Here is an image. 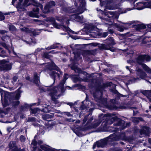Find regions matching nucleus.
Masks as SVG:
<instances>
[{
    "label": "nucleus",
    "instance_id": "19",
    "mask_svg": "<svg viewBox=\"0 0 151 151\" xmlns=\"http://www.w3.org/2000/svg\"><path fill=\"white\" fill-rule=\"evenodd\" d=\"M64 78L63 80L60 82L59 85L58 87H56L58 88L59 89L62 90V91H65V89L64 86V85L65 82L66 80L68 79V75L65 74L63 76Z\"/></svg>",
    "mask_w": 151,
    "mask_h": 151
},
{
    "label": "nucleus",
    "instance_id": "26",
    "mask_svg": "<svg viewBox=\"0 0 151 151\" xmlns=\"http://www.w3.org/2000/svg\"><path fill=\"white\" fill-rule=\"evenodd\" d=\"M93 120V117L91 114H89L85 116L84 118L83 119V122L84 123H85L86 121H88L87 123L88 124L90 123Z\"/></svg>",
    "mask_w": 151,
    "mask_h": 151
},
{
    "label": "nucleus",
    "instance_id": "22",
    "mask_svg": "<svg viewBox=\"0 0 151 151\" xmlns=\"http://www.w3.org/2000/svg\"><path fill=\"white\" fill-rule=\"evenodd\" d=\"M115 119L114 125L116 126H123L124 124V121L121 119H120L116 116H114Z\"/></svg>",
    "mask_w": 151,
    "mask_h": 151
},
{
    "label": "nucleus",
    "instance_id": "3",
    "mask_svg": "<svg viewBox=\"0 0 151 151\" xmlns=\"http://www.w3.org/2000/svg\"><path fill=\"white\" fill-rule=\"evenodd\" d=\"M46 65L47 66V69L50 70H55L58 71V73H57L54 71H52L49 73L50 76L54 79L53 83H54L55 81L56 77H58L59 78H60L62 76L63 73L60 71L59 68L53 62H51L50 63H46Z\"/></svg>",
    "mask_w": 151,
    "mask_h": 151
},
{
    "label": "nucleus",
    "instance_id": "15",
    "mask_svg": "<svg viewBox=\"0 0 151 151\" xmlns=\"http://www.w3.org/2000/svg\"><path fill=\"white\" fill-rule=\"evenodd\" d=\"M114 114H108L106 115H104L103 117L106 116V122L105 123L106 125H110L112 124L114 122H115V119Z\"/></svg>",
    "mask_w": 151,
    "mask_h": 151
},
{
    "label": "nucleus",
    "instance_id": "11",
    "mask_svg": "<svg viewBox=\"0 0 151 151\" xmlns=\"http://www.w3.org/2000/svg\"><path fill=\"white\" fill-rule=\"evenodd\" d=\"M105 43L107 45L102 44L101 45V47L102 49L106 50H110L113 51L110 46L113 45L115 44L114 40L111 37H110L105 40Z\"/></svg>",
    "mask_w": 151,
    "mask_h": 151
},
{
    "label": "nucleus",
    "instance_id": "61",
    "mask_svg": "<svg viewBox=\"0 0 151 151\" xmlns=\"http://www.w3.org/2000/svg\"><path fill=\"white\" fill-rule=\"evenodd\" d=\"M12 151H20L17 147H15L14 149H13Z\"/></svg>",
    "mask_w": 151,
    "mask_h": 151
},
{
    "label": "nucleus",
    "instance_id": "64",
    "mask_svg": "<svg viewBox=\"0 0 151 151\" xmlns=\"http://www.w3.org/2000/svg\"><path fill=\"white\" fill-rule=\"evenodd\" d=\"M41 50V49H40V48H38L35 50V53H36L38 52H40V51Z\"/></svg>",
    "mask_w": 151,
    "mask_h": 151
},
{
    "label": "nucleus",
    "instance_id": "36",
    "mask_svg": "<svg viewBox=\"0 0 151 151\" xmlns=\"http://www.w3.org/2000/svg\"><path fill=\"white\" fill-rule=\"evenodd\" d=\"M70 67L71 69L74 70L76 73H80L81 71L80 69L75 66L72 65L70 66Z\"/></svg>",
    "mask_w": 151,
    "mask_h": 151
},
{
    "label": "nucleus",
    "instance_id": "34",
    "mask_svg": "<svg viewBox=\"0 0 151 151\" xmlns=\"http://www.w3.org/2000/svg\"><path fill=\"white\" fill-rule=\"evenodd\" d=\"M85 101L87 102V104H89V101L86 100V99L84 101H82V105H81L80 107V110H84L86 109L87 108H88L87 106H86L84 104V102Z\"/></svg>",
    "mask_w": 151,
    "mask_h": 151
},
{
    "label": "nucleus",
    "instance_id": "20",
    "mask_svg": "<svg viewBox=\"0 0 151 151\" xmlns=\"http://www.w3.org/2000/svg\"><path fill=\"white\" fill-rule=\"evenodd\" d=\"M55 5L54 1H51L48 3L45 6L44 9L42 10L44 13H47L49 11V9L54 6Z\"/></svg>",
    "mask_w": 151,
    "mask_h": 151
},
{
    "label": "nucleus",
    "instance_id": "57",
    "mask_svg": "<svg viewBox=\"0 0 151 151\" xmlns=\"http://www.w3.org/2000/svg\"><path fill=\"white\" fill-rule=\"evenodd\" d=\"M37 143V142L35 140H33L32 142V144L34 146H36Z\"/></svg>",
    "mask_w": 151,
    "mask_h": 151
},
{
    "label": "nucleus",
    "instance_id": "18",
    "mask_svg": "<svg viewBox=\"0 0 151 151\" xmlns=\"http://www.w3.org/2000/svg\"><path fill=\"white\" fill-rule=\"evenodd\" d=\"M21 30L22 31L24 32L27 33H30L32 32V33L33 35L34 36L38 35H39L40 33V30L38 29L32 30L28 28L24 27L22 28H21Z\"/></svg>",
    "mask_w": 151,
    "mask_h": 151
},
{
    "label": "nucleus",
    "instance_id": "9",
    "mask_svg": "<svg viewBox=\"0 0 151 151\" xmlns=\"http://www.w3.org/2000/svg\"><path fill=\"white\" fill-rule=\"evenodd\" d=\"M74 2L75 6H78V12L79 14L83 13L86 9L85 7L86 2L85 0H71Z\"/></svg>",
    "mask_w": 151,
    "mask_h": 151
},
{
    "label": "nucleus",
    "instance_id": "29",
    "mask_svg": "<svg viewBox=\"0 0 151 151\" xmlns=\"http://www.w3.org/2000/svg\"><path fill=\"white\" fill-rule=\"evenodd\" d=\"M142 93L149 99H151V90H143L142 91Z\"/></svg>",
    "mask_w": 151,
    "mask_h": 151
},
{
    "label": "nucleus",
    "instance_id": "21",
    "mask_svg": "<svg viewBox=\"0 0 151 151\" xmlns=\"http://www.w3.org/2000/svg\"><path fill=\"white\" fill-rule=\"evenodd\" d=\"M150 129L147 126H144L140 131V133L141 135H144L146 136H148L150 133Z\"/></svg>",
    "mask_w": 151,
    "mask_h": 151
},
{
    "label": "nucleus",
    "instance_id": "40",
    "mask_svg": "<svg viewBox=\"0 0 151 151\" xmlns=\"http://www.w3.org/2000/svg\"><path fill=\"white\" fill-rule=\"evenodd\" d=\"M8 27L9 30L12 31H15L16 29L14 26L11 24H9Z\"/></svg>",
    "mask_w": 151,
    "mask_h": 151
},
{
    "label": "nucleus",
    "instance_id": "7",
    "mask_svg": "<svg viewBox=\"0 0 151 151\" xmlns=\"http://www.w3.org/2000/svg\"><path fill=\"white\" fill-rule=\"evenodd\" d=\"M112 134H111L109 136L97 141L94 143L93 146V149H94L97 146L98 147H105L108 143L113 141L112 140Z\"/></svg>",
    "mask_w": 151,
    "mask_h": 151
},
{
    "label": "nucleus",
    "instance_id": "50",
    "mask_svg": "<svg viewBox=\"0 0 151 151\" xmlns=\"http://www.w3.org/2000/svg\"><path fill=\"white\" fill-rule=\"evenodd\" d=\"M132 9H133V8H128L127 9H125V10H124V12L122 11V12H121V13H125L127 12V11L131 10H132Z\"/></svg>",
    "mask_w": 151,
    "mask_h": 151
},
{
    "label": "nucleus",
    "instance_id": "6",
    "mask_svg": "<svg viewBox=\"0 0 151 151\" xmlns=\"http://www.w3.org/2000/svg\"><path fill=\"white\" fill-rule=\"evenodd\" d=\"M32 0L33 1L32 4L35 7L33 9L32 11L29 12V15L31 17H38L39 9L37 7H40L42 10L43 7V6L41 4L38 3L35 0Z\"/></svg>",
    "mask_w": 151,
    "mask_h": 151
},
{
    "label": "nucleus",
    "instance_id": "37",
    "mask_svg": "<svg viewBox=\"0 0 151 151\" xmlns=\"http://www.w3.org/2000/svg\"><path fill=\"white\" fill-rule=\"evenodd\" d=\"M101 122V120L100 119L96 121L94 124L92 125L91 128H96L100 124Z\"/></svg>",
    "mask_w": 151,
    "mask_h": 151
},
{
    "label": "nucleus",
    "instance_id": "24",
    "mask_svg": "<svg viewBox=\"0 0 151 151\" xmlns=\"http://www.w3.org/2000/svg\"><path fill=\"white\" fill-rule=\"evenodd\" d=\"M137 74L142 79H144L147 76L146 73L140 69H138L137 70Z\"/></svg>",
    "mask_w": 151,
    "mask_h": 151
},
{
    "label": "nucleus",
    "instance_id": "49",
    "mask_svg": "<svg viewBox=\"0 0 151 151\" xmlns=\"http://www.w3.org/2000/svg\"><path fill=\"white\" fill-rule=\"evenodd\" d=\"M133 121L135 124H138L139 122L138 117L134 118L133 119Z\"/></svg>",
    "mask_w": 151,
    "mask_h": 151
},
{
    "label": "nucleus",
    "instance_id": "63",
    "mask_svg": "<svg viewBox=\"0 0 151 151\" xmlns=\"http://www.w3.org/2000/svg\"><path fill=\"white\" fill-rule=\"evenodd\" d=\"M108 32L104 33L103 35V36L104 37H106L108 35Z\"/></svg>",
    "mask_w": 151,
    "mask_h": 151
},
{
    "label": "nucleus",
    "instance_id": "54",
    "mask_svg": "<svg viewBox=\"0 0 151 151\" xmlns=\"http://www.w3.org/2000/svg\"><path fill=\"white\" fill-rule=\"evenodd\" d=\"M1 45L4 47L6 49H7L8 48V47L6 45V44L4 42H2L1 43Z\"/></svg>",
    "mask_w": 151,
    "mask_h": 151
},
{
    "label": "nucleus",
    "instance_id": "35",
    "mask_svg": "<svg viewBox=\"0 0 151 151\" xmlns=\"http://www.w3.org/2000/svg\"><path fill=\"white\" fill-rule=\"evenodd\" d=\"M30 111L33 114H36L38 113L41 110L40 109H39L38 108H35L32 109L30 108Z\"/></svg>",
    "mask_w": 151,
    "mask_h": 151
},
{
    "label": "nucleus",
    "instance_id": "51",
    "mask_svg": "<svg viewBox=\"0 0 151 151\" xmlns=\"http://www.w3.org/2000/svg\"><path fill=\"white\" fill-rule=\"evenodd\" d=\"M18 77L16 76H14L13 78V81H12V83H14L17 81V79H18Z\"/></svg>",
    "mask_w": 151,
    "mask_h": 151
},
{
    "label": "nucleus",
    "instance_id": "48",
    "mask_svg": "<svg viewBox=\"0 0 151 151\" xmlns=\"http://www.w3.org/2000/svg\"><path fill=\"white\" fill-rule=\"evenodd\" d=\"M118 129L117 128H112V129H110L109 130V131L110 132H114L117 131Z\"/></svg>",
    "mask_w": 151,
    "mask_h": 151
},
{
    "label": "nucleus",
    "instance_id": "44",
    "mask_svg": "<svg viewBox=\"0 0 151 151\" xmlns=\"http://www.w3.org/2000/svg\"><path fill=\"white\" fill-rule=\"evenodd\" d=\"M73 81L75 82L80 81L79 77L78 76L75 75L72 77Z\"/></svg>",
    "mask_w": 151,
    "mask_h": 151
},
{
    "label": "nucleus",
    "instance_id": "59",
    "mask_svg": "<svg viewBox=\"0 0 151 151\" xmlns=\"http://www.w3.org/2000/svg\"><path fill=\"white\" fill-rule=\"evenodd\" d=\"M66 121L69 122H74L75 121V120H73L72 119H67Z\"/></svg>",
    "mask_w": 151,
    "mask_h": 151
},
{
    "label": "nucleus",
    "instance_id": "13",
    "mask_svg": "<svg viewBox=\"0 0 151 151\" xmlns=\"http://www.w3.org/2000/svg\"><path fill=\"white\" fill-rule=\"evenodd\" d=\"M12 64L4 60H0V71L9 70L12 68Z\"/></svg>",
    "mask_w": 151,
    "mask_h": 151
},
{
    "label": "nucleus",
    "instance_id": "1",
    "mask_svg": "<svg viewBox=\"0 0 151 151\" xmlns=\"http://www.w3.org/2000/svg\"><path fill=\"white\" fill-rule=\"evenodd\" d=\"M41 90V91L47 93L51 96L53 103L55 104V105H52L53 106L59 107L60 106L62 103H65L69 105L71 107L74 105L73 103L72 102H62L61 103H59L57 99L61 96L65 91H62L59 89L58 88L55 87L52 89L51 86H46L42 87Z\"/></svg>",
    "mask_w": 151,
    "mask_h": 151
},
{
    "label": "nucleus",
    "instance_id": "4",
    "mask_svg": "<svg viewBox=\"0 0 151 151\" xmlns=\"http://www.w3.org/2000/svg\"><path fill=\"white\" fill-rule=\"evenodd\" d=\"M145 60L146 62H149L151 60V58L150 56L148 55H140L137 58L136 62L139 64L142 65V67L144 70L147 73L151 74V69L146 64L143 63Z\"/></svg>",
    "mask_w": 151,
    "mask_h": 151
},
{
    "label": "nucleus",
    "instance_id": "32",
    "mask_svg": "<svg viewBox=\"0 0 151 151\" xmlns=\"http://www.w3.org/2000/svg\"><path fill=\"white\" fill-rule=\"evenodd\" d=\"M60 45L59 43H56V44H54L52 45H51L50 47L46 48V49L47 50H50L52 49H55L59 47V45Z\"/></svg>",
    "mask_w": 151,
    "mask_h": 151
},
{
    "label": "nucleus",
    "instance_id": "52",
    "mask_svg": "<svg viewBox=\"0 0 151 151\" xmlns=\"http://www.w3.org/2000/svg\"><path fill=\"white\" fill-rule=\"evenodd\" d=\"M64 114H65L68 116H72V115L69 112H63Z\"/></svg>",
    "mask_w": 151,
    "mask_h": 151
},
{
    "label": "nucleus",
    "instance_id": "12",
    "mask_svg": "<svg viewBox=\"0 0 151 151\" xmlns=\"http://www.w3.org/2000/svg\"><path fill=\"white\" fill-rule=\"evenodd\" d=\"M1 99H2L3 96L4 97V102L2 101V104L3 106L4 107H6L8 105V99L11 98V93L4 91H2L0 92Z\"/></svg>",
    "mask_w": 151,
    "mask_h": 151
},
{
    "label": "nucleus",
    "instance_id": "53",
    "mask_svg": "<svg viewBox=\"0 0 151 151\" xmlns=\"http://www.w3.org/2000/svg\"><path fill=\"white\" fill-rule=\"evenodd\" d=\"M0 19L3 20L5 19V17L2 14V13L0 12Z\"/></svg>",
    "mask_w": 151,
    "mask_h": 151
},
{
    "label": "nucleus",
    "instance_id": "43",
    "mask_svg": "<svg viewBox=\"0 0 151 151\" xmlns=\"http://www.w3.org/2000/svg\"><path fill=\"white\" fill-rule=\"evenodd\" d=\"M115 26L118 29V30L122 32L124 30V27L119 24H115Z\"/></svg>",
    "mask_w": 151,
    "mask_h": 151
},
{
    "label": "nucleus",
    "instance_id": "5",
    "mask_svg": "<svg viewBox=\"0 0 151 151\" xmlns=\"http://www.w3.org/2000/svg\"><path fill=\"white\" fill-rule=\"evenodd\" d=\"M103 15V16L100 17V18L101 19L102 22H104L106 24H108L109 25L112 24L110 18L117 19L119 17L117 13L114 12H108L107 13H104Z\"/></svg>",
    "mask_w": 151,
    "mask_h": 151
},
{
    "label": "nucleus",
    "instance_id": "58",
    "mask_svg": "<svg viewBox=\"0 0 151 151\" xmlns=\"http://www.w3.org/2000/svg\"><path fill=\"white\" fill-rule=\"evenodd\" d=\"M95 26H94L92 25L91 26L89 27V29L90 30H93L95 28Z\"/></svg>",
    "mask_w": 151,
    "mask_h": 151
},
{
    "label": "nucleus",
    "instance_id": "31",
    "mask_svg": "<svg viewBox=\"0 0 151 151\" xmlns=\"http://www.w3.org/2000/svg\"><path fill=\"white\" fill-rule=\"evenodd\" d=\"M57 20L60 22H65L68 25L69 23V21L70 20L69 18L68 17H65L61 18H57Z\"/></svg>",
    "mask_w": 151,
    "mask_h": 151
},
{
    "label": "nucleus",
    "instance_id": "16",
    "mask_svg": "<svg viewBox=\"0 0 151 151\" xmlns=\"http://www.w3.org/2000/svg\"><path fill=\"white\" fill-rule=\"evenodd\" d=\"M137 4L139 7L137 8V9L139 10H142L145 8H151V1L144 3H138Z\"/></svg>",
    "mask_w": 151,
    "mask_h": 151
},
{
    "label": "nucleus",
    "instance_id": "47",
    "mask_svg": "<svg viewBox=\"0 0 151 151\" xmlns=\"http://www.w3.org/2000/svg\"><path fill=\"white\" fill-rule=\"evenodd\" d=\"M114 93H115V94H117V95H118L120 97V96H122V97H127V96H125V95H123L122 94H121L120 93H118V92L116 90H115L114 91Z\"/></svg>",
    "mask_w": 151,
    "mask_h": 151
},
{
    "label": "nucleus",
    "instance_id": "2",
    "mask_svg": "<svg viewBox=\"0 0 151 151\" xmlns=\"http://www.w3.org/2000/svg\"><path fill=\"white\" fill-rule=\"evenodd\" d=\"M92 86L93 87L95 90V92L93 93V96L95 100L104 105H106L107 104L106 98L100 97V96L102 94V91L104 87V86H99V83L97 79L94 78L91 79Z\"/></svg>",
    "mask_w": 151,
    "mask_h": 151
},
{
    "label": "nucleus",
    "instance_id": "60",
    "mask_svg": "<svg viewBox=\"0 0 151 151\" xmlns=\"http://www.w3.org/2000/svg\"><path fill=\"white\" fill-rule=\"evenodd\" d=\"M6 31L4 30H0V34H3L5 33H6Z\"/></svg>",
    "mask_w": 151,
    "mask_h": 151
},
{
    "label": "nucleus",
    "instance_id": "10",
    "mask_svg": "<svg viewBox=\"0 0 151 151\" xmlns=\"http://www.w3.org/2000/svg\"><path fill=\"white\" fill-rule=\"evenodd\" d=\"M20 93L19 92L17 93H11V98L9 99V101L12 103L13 106L15 107L19 104V101L18 99L20 96Z\"/></svg>",
    "mask_w": 151,
    "mask_h": 151
},
{
    "label": "nucleus",
    "instance_id": "14",
    "mask_svg": "<svg viewBox=\"0 0 151 151\" xmlns=\"http://www.w3.org/2000/svg\"><path fill=\"white\" fill-rule=\"evenodd\" d=\"M113 4L112 6L110 7H108L109 9H115L119 8V6H121L122 3H123L124 1H133V0H112Z\"/></svg>",
    "mask_w": 151,
    "mask_h": 151
},
{
    "label": "nucleus",
    "instance_id": "46",
    "mask_svg": "<svg viewBox=\"0 0 151 151\" xmlns=\"http://www.w3.org/2000/svg\"><path fill=\"white\" fill-rule=\"evenodd\" d=\"M42 112H49V110L48 109V108L46 107L45 106L44 108H43L42 109H41L40 110Z\"/></svg>",
    "mask_w": 151,
    "mask_h": 151
},
{
    "label": "nucleus",
    "instance_id": "55",
    "mask_svg": "<svg viewBox=\"0 0 151 151\" xmlns=\"http://www.w3.org/2000/svg\"><path fill=\"white\" fill-rule=\"evenodd\" d=\"M20 139L22 141H24L25 140V138L24 136L21 135L20 137Z\"/></svg>",
    "mask_w": 151,
    "mask_h": 151
},
{
    "label": "nucleus",
    "instance_id": "62",
    "mask_svg": "<svg viewBox=\"0 0 151 151\" xmlns=\"http://www.w3.org/2000/svg\"><path fill=\"white\" fill-rule=\"evenodd\" d=\"M53 111L57 113H61V111H60L55 109Z\"/></svg>",
    "mask_w": 151,
    "mask_h": 151
},
{
    "label": "nucleus",
    "instance_id": "39",
    "mask_svg": "<svg viewBox=\"0 0 151 151\" xmlns=\"http://www.w3.org/2000/svg\"><path fill=\"white\" fill-rule=\"evenodd\" d=\"M51 52H50L49 53L45 52L44 53L42 57L43 58H46L47 59H49L51 57V56L49 55V53Z\"/></svg>",
    "mask_w": 151,
    "mask_h": 151
},
{
    "label": "nucleus",
    "instance_id": "28",
    "mask_svg": "<svg viewBox=\"0 0 151 151\" xmlns=\"http://www.w3.org/2000/svg\"><path fill=\"white\" fill-rule=\"evenodd\" d=\"M95 53V52L93 50H86L83 52V55L84 56L86 57L88 55H94Z\"/></svg>",
    "mask_w": 151,
    "mask_h": 151
},
{
    "label": "nucleus",
    "instance_id": "8",
    "mask_svg": "<svg viewBox=\"0 0 151 151\" xmlns=\"http://www.w3.org/2000/svg\"><path fill=\"white\" fill-rule=\"evenodd\" d=\"M47 20L51 22L54 27L55 28L58 29H62L63 30L65 31H66L70 32H71L73 33L76 34L75 32H74L70 28L68 27L65 26L63 25V24H61L57 23L55 22V19L54 18L51 17L48 18L47 19Z\"/></svg>",
    "mask_w": 151,
    "mask_h": 151
},
{
    "label": "nucleus",
    "instance_id": "45",
    "mask_svg": "<svg viewBox=\"0 0 151 151\" xmlns=\"http://www.w3.org/2000/svg\"><path fill=\"white\" fill-rule=\"evenodd\" d=\"M36 119L33 117H29L28 118L27 121V122H32L36 121Z\"/></svg>",
    "mask_w": 151,
    "mask_h": 151
},
{
    "label": "nucleus",
    "instance_id": "17",
    "mask_svg": "<svg viewBox=\"0 0 151 151\" xmlns=\"http://www.w3.org/2000/svg\"><path fill=\"white\" fill-rule=\"evenodd\" d=\"M112 134L113 135L111 139L113 141L124 139L125 138V134L124 132H122L119 135H117L115 133Z\"/></svg>",
    "mask_w": 151,
    "mask_h": 151
},
{
    "label": "nucleus",
    "instance_id": "38",
    "mask_svg": "<svg viewBox=\"0 0 151 151\" xmlns=\"http://www.w3.org/2000/svg\"><path fill=\"white\" fill-rule=\"evenodd\" d=\"M28 105L27 104H25L24 106H21L20 108V111H26L28 109Z\"/></svg>",
    "mask_w": 151,
    "mask_h": 151
},
{
    "label": "nucleus",
    "instance_id": "41",
    "mask_svg": "<svg viewBox=\"0 0 151 151\" xmlns=\"http://www.w3.org/2000/svg\"><path fill=\"white\" fill-rule=\"evenodd\" d=\"M23 0H19V4L18 6H17V10H18V11H23L24 9V8H21L20 7V4L22 2Z\"/></svg>",
    "mask_w": 151,
    "mask_h": 151
},
{
    "label": "nucleus",
    "instance_id": "25",
    "mask_svg": "<svg viewBox=\"0 0 151 151\" xmlns=\"http://www.w3.org/2000/svg\"><path fill=\"white\" fill-rule=\"evenodd\" d=\"M40 147L45 151H57V150L51 147L46 145H42L40 146Z\"/></svg>",
    "mask_w": 151,
    "mask_h": 151
},
{
    "label": "nucleus",
    "instance_id": "23",
    "mask_svg": "<svg viewBox=\"0 0 151 151\" xmlns=\"http://www.w3.org/2000/svg\"><path fill=\"white\" fill-rule=\"evenodd\" d=\"M71 18L75 19L77 21H80L81 23L85 22V19L83 18V16H80L77 14H74L71 16Z\"/></svg>",
    "mask_w": 151,
    "mask_h": 151
},
{
    "label": "nucleus",
    "instance_id": "33",
    "mask_svg": "<svg viewBox=\"0 0 151 151\" xmlns=\"http://www.w3.org/2000/svg\"><path fill=\"white\" fill-rule=\"evenodd\" d=\"M146 26L144 24H138L136 26L135 28L137 30H139L141 29H145Z\"/></svg>",
    "mask_w": 151,
    "mask_h": 151
},
{
    "label": "nucleus",
    "instance_id": "27",
    "mask_svg": "<svg viewBox=\"0 0 151 151\" xmlns=\"http://www.w3.org/2000/svg\"><path fill=\"white\" fill-rule=\"evenodd\" d=\"M40 73H37L36 72L34 73L33 81L34 83L38 84L40 82Z\"/></svg>",
    "mask_w": 151,
    "mask_h": 151
},
{
    "label": "nucleus",
    "instance_id": "30",
    "mask_svg": "<svg viewBox=\"0 0 151 151\" xmlns=\"http://www.w3.org/2000/svg\"><path fill=\"white\" fill-rule=\"evenodd\" d=\"M54 113H51L50 114H46L42 116V118L44 120H47L48 119L52 118L53 116Z\"/></svg>",
    "mask_w": 151,
    "mask_h": 151
},
{
    "label": "nucleus",
    "instance_id": "42",
    "mask_svg": "<svg viewBox=\"0 0 151 151\" xmlns=\"http://www.w3.org/2000/svg\"><path fill=\"white\" fill-rule=\"evenodd\" d=\"M9 147L10 149H12V150L14 149L15 147H17L15 146V143L13 141L10 142L9 145Z\"/></svg>",
    "mask_w": 151,
    "mask_h": 151
},
{
    "label": "nucleus",
    "instance_id": "56",
    "mask_svg": "<svg viewBox=\"0 0 151 151\" xmlns=\"http://www.w3.org/2000/svg\"><path fill=\"white\" fill-rule=\"evenodd\" d=\"M28 2L29 0H24V3H23V5L24 6H28V5H27Z\"/></svg>",
    "mask_w": 151,
    "mask_h": 151
}]
</instances>
